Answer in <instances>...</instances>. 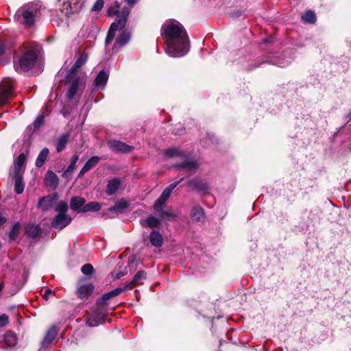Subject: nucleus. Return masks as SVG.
Wrapping results in <instances>:
<instances>
[{
	"instance_id": "nucleus-1",
	"label": "nucleus",
	"mask_w": 351,
	"mask_h": 351,
	"mask_svg": "<svg viewBox=\"0 0 351 351\" xmlns=\"http://www.w3.org/2000/svg\"><path fill=\"white\" fill-rule=\"evenodd\" d=\"M165 52L171 57H181L189 51V39L186 29L178 21L170 19L161 27Z\"/></svg>"
},
{
	"instance_id": "nucleus-2",
	"label": "nucleus",
	"mask_w": 351,
	"mask_h": 351,
	"mask_svg": "<svg viewBox=\"0 0 351 351\" xmlns=\"http://www.w3.org/2000/svg\"><path fill=\"white\" fill-rule=\"evenodd\" d=\"M120 5L118 2H115L114 6L110 7L107 10V15L112 16L117 14L115 22L112 23L106 38V45L110 44L114 38L116 32L118 29H123L126 24L127 17L130 14V9L123 8L121 12H119Z\"/></svg>"
},
{
	"instance_id": "nucleus-3",
	"label": "nucleus",
	"mask_w": 351,
	"mask_h": 351,
	"mask_svg": "<svg viewBox=\"0 0 351 351\" xmlns=\"http://www.w3.org/2000/svg\"><path fill=\"white\" fill-rule=\"evenodd\" d=\"M40 5L38 3H30L19 9L15 18L19 23L25 27H31L34 24L35 19L40 14Z\"/></svg>"
},
{
	"instance_id": "nucleus-4",
	"label": "nucleus",
	"mask_w": 351,
	"mask_h": 351,
	"mask_svg": "<svg viewBox=\"0 0 351 351\" xmlns=\"http://www.w3.org/2000/svg\"><path fill=\"white\" fill-rule=\"evenodd\" d=\"M165 155L169 158H180L182 162L175 165V167L182 168L190 173H193L197 169L198 165L195 160L189 158L184 153L177 149H167L165 152Z\"/></svg>"
},
{
	"instance_id": "nucleus-5",
	"label": "nucleus",
	"mask_w": 351,
	"mask_h": 351,
	"mask_svg": "<svg viewBox=\"0 0 351 351\" xmlns=\"http://www.w3.org/2000/svg\"><path fill=\"white\" fill-rule=\"evenodd\" d=\"M58 213L51 221V226L55 229L61 230L67 226L71 221V217L66 214L68 204L66 202L60 201L56 207Z\"/></svg>"
},
{
	"instance_id": "nucleus-6",
	"label": "nucleus",
	"mask_w": 351,
	"mask_h": 351,
	"mask_svg": "<svg viewBox=\"0 0 351 351\" xmlns=\"http://www.w3.org/2000/svg\"><path fill=\"white\" fill-rule=\"evenodd\" d=\"M36 59L37 56L35 52L32 51H27L23 54L19 61V64L15 65V69L16 71H29L34 67Z\"/></svg>"
},
{
	"instance_id": "nucleus-7",
	"label": "nucleus",
	"mask_w": 351,
	"mask_h": 351,
	"mask_svg": "<svg viewBox=\"0 0 351 351\" xmlns=\"http://www.w3.org/2000/svg\"><path fill=\"white\" fill-rule=\"evenodd\" d=\"M13 95L12 84L10 80H5L0 84V106L7 104Z\"/></svg>"
},
{
	"instance_id": "nucleus-8",
	"label": "nucleus",
	"mask_w": 351,
	"mask_h": 351,
	"mask_svg": "<svg viewBox=\"0 0 351 351\" xmlns=\"http://www.w3.org/2000/svg\"><path fill=\"white\" fill-rule=\"evenodd\" d=\"M66 80L68 83L70 84L68 87L66 97L69 99H72L77 94L80 86L82 84V80L79 77H76L75 75H73V78H70L69 77V74L67 75Z\"/></svg>"
},
{
	"instance_id": "nucleus-9",
	"label": "nucleus",
	"mask_w": 351,
	"mask_h": 351,
	"mask_svg": "<svg viewBox=\"0 0 351 351\" xmlns=\"http://www.w3.org/2000/svg\"><path fill=\"white\" fill-rule=\"evenodd\" d=\"M82 4V0H63L64 10L67 15L79 12Z\"/></svg>"
},
{
	"instance_id": "nucleus-10",
	"label": "nucleus",
	"mask_w": 351,
	"mask_h": 351,
	"mask_svg": "<svg viewBox=\"0 0 351 351\" xmlns=\"http://www.w3.org/2000/svg\"><path fill=\"white\" fill-rule=\"evenodd\" d=\"M108 146L114 153H129L133 150V147L116 140L109 141Z\"/></svg>"
},
{
	"instance_id": "nucleus-11",
	"label": "nucleus",
	"mask_w": 351,
	"mask_h": 351,
	"mask_svg": "<svg viewBox=\"0 0 351 351\" xmlns=\"http://www.w3.org/2000/svg\"><path fill=\"white\" fill-rule=\"evenodd\" d=\"M58 198V196L57 193L53 195H47L41 197L38 201V208L44 211L47 210L53 206L54 202H56Z\"/></svg>"
},
{
	"instance_id": "nucleus-12",
	"label": "nucleus",
	"mask_w": 351,
	"mask_h": 351,
	"mask_svg": "<svg viewBox=\"0 0 351 351\" xmlns=\"http://www.w3.org/2000/svg\"><path fill=\"white\" fill-rule=\"evenodd\" d=\"M94 287L91 283L79 284L76 294L82 300H86L93 293Z\"/></svg>"
},
{
	"instance_id": "nucleus-13",
	"label": "nucleus",
	"mask_w": 351,
	"mask_h": 351,
	"mask_svg": "<svg viewBox=\"0 0 351 351\" xmlns=\"http://www.w3.org/2000/svg\"><path fill=\"white\" fill-rule=\"evenodd\" d=\"M88 55L86 52H83L76 60L72 68L69 71V77L73 78L75 75L77 71L86 62Z\"/></svg>"
},
{
	"instance_id": "nucleus-14",
	"label": "nucleus",
	"mask_w": 351,
	"mask_h": 351,
	"mask_svg": "<svg viewBox=\"0 0 351 351\" xmlns=\"http://www.w3.org/2000/svg\"><path fill=\"white\" fill-rule=\"evenodd\" d=\"M123 289L121 288H117L111 291L104 293L100 298L97 300V306L99 308H101L107 304V302L119 295L122 292Z\"/></svg>"
},
{
	"instance_id": "nucleus-15",
	"label": "nucleus",
	"mask_w": 351,
	"mask_h": 351,
	"mask_svg": "<svg viewBox=\"0 0 351 351\" xmlns=\"http://www.w3.org/2000/svg\"><path fill=\"white\" fill-rule=\"evenodd\" d=\"M99 308H100L98 307L97 311L90 315L87 318L86 324L89 326L94 327L101 324L105 315L104 313L100 311Z\"/></svg>"
},
{
	"instance_id": "nucleus-16",
	"label": "nucleus",
	"mask_w": 351,
	"mask_h": 351,
	"mask_svg": "<svg viewBox=\"0 0 351 351\" xmlns=\"http://www.w3.org/2000/svg\"><path fill=\"white\" fill-rule=\"evenodd\" d=\"M187 186L199 192L206 191L208 188L205 181L199 179L189 180L187 182Z\"/></svg>"
},
{
	"instance_id": "nucleus-17",
	"label": "nucleus",
	"mask_w": 351,
	"mask_h": 351,
	"mask_svg": "<svg viewBox=\"0 0 351 351\" xmlns=\"http://www.w3.org/2000/svg\"><path fill=\"white\" fill-rule=\"evenodd\" d=\"M57 334H58L57 327L56 326H52L51 327H50L49 328V330H47V332L42 341L43 346H44V347L49 346L52 343L53 339L56 337Z\"/></svg>"
},
{
	"instance_id": "nucleus-18",
	"label": "nucleus",
	"mask_w": 351,
	"mask_h": 351,
	"mask_svg": "<svg viewBox=\"0 0 351 351\" xmlns=\"http://www.w3.org/2000/svg\"><path fill=\"white\" fill-rule=\"evenodd\" d=\"M122 181L119 178H114L110 180L107 184L106 192L108 195L115 194L119 189Z\"/></svg>"
},
{
	"instance_id": "nucleus-19",
	"label": "nucleus",
	"mask_w": 351,
	"mask_h": 351,
	"mask_svg": "<svg viewBox=\"0 0 351 351\" xmlns=\"http://www.w3.org/2000/svg\"><path fill=\"white\" fill-rule=\"evenodd\" d=\"M131 34L127 31H123L121 34L116 39L114 45L113 49H118L119 48L126 45L130 40Z\"/></svg>"
},
{
	"instance_id": "nucleus-20",
	"label": "nucleus",
	"mask_w": 351,
	"mask_h": 351,
	"mask_svg": "<svg viewBox=\"0 0 351 351\" xmlns=\"http://www.w3.org/2000/svg\"><path fill=\"white\" fill-rule=\"evenodd\" d=\"M85 202L86 200L83 197H73L71 199L70 207L77 213H82L81 209L85 206Z\"/></svg>"
},
{
	"instance_id": "nucleus-21",
	"label": "nucleus",
	"mask_w": 351,
	"mask_h": 351,
	"mask_svg": "<svg viewBox=\"0 0 351 351\" xmlns=\"http://www.w3.org/2000/svg\"><path fill=\"white\" fill-rule=\"evenodd\" d=\"M149 241L152 245L160 247L163 244L162 235L158 231H152L149 234Z\"/></svg>"
},
{
	"instance_id": "nucleus-22",
	"label": "nucleus",
	"mask_w": 351,
	"mask_h": 351,
	"mask_svg": "<svg viewBox=\"0 0 351 351\" xmlns=\"http://www.w3.org/2000/svg\"><path fill=\"white\" fill-rule=\"evenodd\" d=\"M191 217L194 221L203 222L205 219L204 210L199 206L193 207L191 210Z\"/></svg>"
},
{
	"instance_id": "nucleus-23",
	"label": "nucleus",
	"mask_w": 351,
	"mask_h": 351,
	"mask_svg": "<svg viewBox=\"0 0 351 351\" xmlns=\"http://www.w3.org/2000/svg\"><path fill=\"white\" fill-rule=\"evenodd\" d=\"M99 161V158L98 156H93L90 158L84 165L82 169H81L79 177L90 170L93 168Z\"/></svg>"
},
{
	"instance_id": "nucleus-24",
	"label": "nucleus",
	"mask_w": 351,
	"mask_h": 351,
	"mask_svg": "<svg viewBox=\"0 0 351 351\" xmlns=\"http://www.w3.org/2000/svg\"><path fill=\"white\" fill-rule=\"evenodd\" d=\"M70 136L69 133H65L61 135L56 142V147L58 152H62L66 147Z\"/></svg>"
},
{
	"instance_id": "nucleus-25",
	"label": "nucleus",
	"mask_w": 351,
	"mask_h": 351,
	"mask_svg": "<svg viewBox=\"0 0 351 351\" xmlns=\"http://www.w3.org/2000/svg\"><path fill=\"white\" fill-rule=\"evenodd\" d=\"M25 162H26V156L23 153H22L19 156V157L16 160V162L14 165L15 175H21V174L23 168L25 165Z\"/></svg>"
},
{
	"instance_id": "nucleus-26",
	"label": "nucleus",
	"mask_w": 351,
	"mask_h": 351,
	"mask_svg": "<svg viewBox=\"0 0 351 351\" xmlns=\"http://www.w3.org/2000/svg\"><path fill=\"white\" fill-rule=\"evenodd\" d=\"M146 278V274L143 271H138L133 278L131 282H130L126 288L128 289H132L137 285H139L142 282V280Z\"/></svg>"
},
{
	"instance_id": "nucleus-27",
	"label": "nucleus",
	"mask_w": 351,
	"mask_h": 351,
	"mask_svg": "<svg viewBox=\"0 0 351 351\" xmlns=\"http://www.w3.org/2000/svg\"><path fill=\"white\" fill-rule=\"evenodd\" d=\"M108 80V75L104 71H101L95 79V86L97 87H104Z\"/></svg>"
},
{
	"instance_id": "nucleus-28",
	"label": "nucleus",
	"mask_w": 351,
	"mask_h": 351,
	"mask_svg": "<svg viewBox=\"0 0 351 351\" xmlns=\"http://www.w3.org/2000/svg\"><path fill=\"white\" fill-rule=\"evenodd\" d=\"M3 341L6 346L13 347L16 345L18 339L14 332H8L4 335Z\"/></svg>"
},
{
	"instance_id": "nucleus-29",
	"label": "nucleus",
	"mask_w": 351,
	"mask_h": 351,
	"mask_svg": "<svg viewBox=\"0 0 351 351\" xmlns=\"http://www.w3.org/2000/svg\"><path fill=\"white\" fill-rule=\"evenodd\" d=\"M141 223L143 226H147L149 228H158L160 225V221L153 216H149L145 220H142Z\"/></svg>"
},
{
	"instance_id": "nucleus-30",
	"label": "nucleus",
	"mask_w": 351,
	"mask_h": 351,
	"mask_svg": "<svg viewBox=\"0 0 351 351\" xmlns=\"http://www.w3.org/2000/svg\"><path fill=\"white\" fill-rule=\"evenodd\" d=\"M78 160L79 156L77 155H75L72 157L70 165L62 173V177H64V178H68L71 176L73 170L75 169L76 163L78 161Z\"/></svg>"
},
{
	"instance_id": "nucleus-31",
	"label": "nucleus",
	"mask_w": 351,
	"mask_h": 351,
	"mask_svg": "<svg viewBox=\"0 0 351 351\" xmlns=\"http://www.w3.org/2000/svg\"><path fill=\"white\" fill-rule=\"evenodd\" d=\"M49 149H47V148H44L41 150V152L39 153V154L36 158V167H40L44 165V163L49 155Z\"/></svg>"
},
{
	"instance_id": "nucleus-32",
	"label": "nucleus",
	"mask_w": 351,
	"mask_h": 351,
	"mask_svg": "<svg viewBox=\"0 0 351 351\" xmlns=\"http://www.w3.org/2000/svg\"><path fill=\"white\" fill-rule=\"evenodd\" d=\"M101 209V204L96 202H91L85 206L81 209L82 213H86L89 211H98Z\"/></svg>"
},
{
	"instance_id": "nucleus-33",
	"label": "nucleus",
	"mask_w": 351,
	"mask_h": 351,
	"mask_svg": "<svg viewBox=\"0 0 351 351\" xmlns=\"http://www.w3.org/2000/svg\"><path fill=\"white\" fill-rule=\"evenodd\" d=\"M25 232L28 237L35 238L39 235L40 228L37 225L31 224L26 227Z\"/></svg>"
},
{
	"instance_id": "nucleus-34",
	"label": "nucleus",
	"mask_w": 351,
	"mask_h": 351,
	"mask_svg": "<svg viewBox=\"0 0 351 351\" xmlns=\"http://www.w3.org/2000/svg\"><path fill=\"white\" fill-rule=\"evenodd\" d=\"M46 182L50 186H56L58 184L57 176L52 171H47L45 176Z\"/></svg>"
},
{
	"instance_id": "nucleus-35",
	"label": "nucleus",
	"mask_w": 351,
	"mask_h": 351,
	"mask_svg": "<svg viewBox=\"0 0 351 351\" xmlns=\"http://www.w3.org/2000/svg\"><path fill=\"white\" fill-rule=\"evenodd\" d=\"M128 203L124 200V199H121L119 201H118L114 206L110 208L109 209V210L110 212H121L123 209L128 208Z\"/></svg>"
},
{
	"instance_id": "nucleus-36",
	"label": "nucleus",
	"mask_w": 351,
	"mask_h": 351,
	"mask_svg": "<svg viewBox=\"0 0 351 351\" xmlns=\"http://www.w3.org/2000/svg\"><path fill=\"white\" fill-rule=\"evenodd\" d=\"M20 230H21L20 223L19 222L15 223L13 225L12 230L9 232V238H10V242L14 241L19 236Z\"/></svg>"
},
{
	"instance_id": "nucleus-37",
	"label": "nucleus",
	"mask_w": 351,
	"mask_h": 351,
	"mask_svg": "<svg viewBox=\"0 0 351 351\" xmlns=\"http://www.w3.org/2000/svg\"><path fill=\"white\" fill-rule=\"evenodd\" d=\"M15 192L17 194H21L24 190V183L22 181L21 175H15Z\"/></svg>"
},
{
	"instance_id": "nucleus-38",
	"label": "nucleus",
	"mask_w": 351,
	"mask_h": 351,
	"mask_svg": "<svg viewBox=\"0 0 351 351\" xmlns=\"http://www.w3.org/2000/svg\"><path fill=\"white\" fill-rule=\"evenodd\" d=\"M302 19L303 21L308 23H313L316 21V16L315 14L309 10L306 12L302 16Z\"/></svg>"
},
{
	"instance_id": "nucleus-39",
	"label": "nucleus",
	"mask_w": 351,
	"mask_h": 351,
	"mask_svg": "<svg viewBox=\"0 0 351 351\" xmlns=\"http://www.w3.org/2000/svg\"><path fill=\"white\" fill-rule=\"evenodd\" d=\"M11 49V45L8 42L0 40V56L9 51Z\"/></svg>"
},
{
	"instance_id": "nucleus-40",
	"label": "nucleus",
	"mask_w": 351,
	"mask_h": 351,
	"mask_svg": "<svg viewBox=\"0 0 351 351\" xmlns=\"http://www.w3.org/2000/svg\"><path fill=\"white\" fill-rule=\"evenodd\" d=\"M93 267L91 264H85L82 266L81 271L86 276H90L93 271Z\"/></svg>"
},
{
	"instance_id": "nucleus-41",
	"label": "nucleus",
	"mask_w": 351,
	"mask_h": 351,
	"mask_svg": "<svg viewBox=\"0 0 351 351\" xmlns=\"http://www.w3.org/2000/svg\"><path fill=\"white\" fill-rule=\"evenodd\" d=\"M171 191L170 189H167V187L163 190L160 198H161L164 201H167L171 194Z\"/></svg>"
},
{
	"instance_id": "nucleus-42",
	"label": "nucleus",
	"mask_w": 351,
	"mask_h": 351,
	"mask_svg": "<svg viewBox=\"0 0 351 351\" xmlns=\"http://www.w3.org/2000/svg\"><path fill=\"white\" fill-rule=\"evenodd\" d=\"M165 202V201L159 197L154 205V209L157 211L162 210Z\"/></svg>"
},
{
	"instance_id": "nucleus-43",
	"label": "nucleus",
	"mask_w": 351,
	"mask_h": 351,
	"mask_svg": "<svg viewBox=\"0 0 351 351\" xmlns=\"http://www.w3.org/2000/svg\"><path fill=\"white\" fill-rule=\"evenodd\" d=\"M104 6V1L103 0H97L95 4L92 8L93 11H100Z\"/></svg>"
},
{
	"instance_id": "nucleus-44",
	"label": "nucleus",
	"mask_w": 351,
	"mask_h": 351,
	"mask_svg": "<svg viewBox=\"0 0 351 351\" xmlns=\"http://www.w3.org/2000/svg\"><path fill=\"white\" fill-rule=\"evenodd\" d=\"M9 322V317L6 314L0 315V327L6 326Z\"/></svg>"
},
{
	"instance_id": "nucleus-45",
	"label": "nucleus",
	"mask_w": 351,
	"mask_h": 351,
	"mask_svg": "<svg viewBox=\"0 0 351 351\" xmlns=\"http://www.w3.org/2000/svg\"><path fill=\"white\" fill-rule=\"evenodd\" d=\"M43 123V117L39 116L36 118V119L34 122V125L35 128H38L40 125H42Z\"/></svg>"
},
{
	"instance_id": "nucleus-46",
	"label": "nucleus",
	"mask_w": 351,
	"mask_h": 351,
	"mask_svg": "<svg viewBox=\"0 0 351 351\" xmlns=\"http://www.w3.org/2000/svg\"><path fill=\"white\" fill-rule=\"evenodd\" d=\"M183 180V178H181L178 182H175L173 183H171L169 186H168L167 188V189H171V191L172 192V191L178 186V184L182 181Z\"/></svg>"
},
{
	"instance_id": "nucleus-47",
	"label": "nucleus",
	"mask_w": 351,
	"mask_h": 351,
	"mask_svg": "<svg viewBox=\"0 0 351 351\" xmlns=\"http://www.w3.org/2000/svg\"><path fill=\"white\" fill-rule=\"evenodd\" d=\"M50 294H51V295H53V291H51V290H50V289H47V290H45V294H44V295H43L44 298H45V300H48V298H49V295H50Z\"/></svg>"
},
{
	"instance_id": "nucleus-48",
	"label": "nucleus",
	"mask_w": 351,
	"mask_h": 351,
	"mask_svg": "<svg viewBox=\"0 0 351 351\" xmlns=\"http://www.w3.org/2000/svg\"><path fill=\"white\" fill-rule=\"evenodd\" d=\"M126 1L130 5H132L135 4L138 0H126Z\"/></svg>"
},
{
	"instance_id": "nucleus-49",
	"label": "nucleus",
	"mask_w": 351,
	"mask_h": 351,
	"mask_svg": "<svg viewBox=\"0 0 351 351\" xmlns=\"http://www.w3.org/2000/svg\"><path fill=\"white\" fill-rule=\"evenodd\" d=\"M5 222V219L0 215V226L3 225Z\"/></svg>"
},
{
	"instance_id": "nucleus-50",
	"label": "nucleus",
	"mask_w": 351,
	"mask_h": 351,
	"mask_svg": "<svg viewBox=\"0 0 351 351\" xmlns=\"http://www.w3.org/2000/svg\"><path fill=\"white\" fill-rule=\"evenodd\" d=\"M123 274H117V278H119L120 277H121Z\"/></svg>"
},
{
	"instance_id": "nucleus-51",
	"label": "nucleus",
	"mask_w": 351,
	"mask_h": 351,
	"mask_svg": "<svg viewBox=\"0 0 351 351\" xmlns=\"http://www.w3.org/2000/svg\"><path fill=\"white\" fill-rule=\"evenodd\" d=\"M3 284H0V293L1 292L2 289H3Z\"/></svg>"
},
{
	"instance_id": "nucleus-52",
	"label": "nucleus",
	"mask_w": 351,
	"mask_h": 351,
	"mask_svg": "<svg viewBox=\"0 0 351 351\" xmlns=\"http://www.w3.org/2000/svg\"><path fill=\"white\" fill-rule=\"evenodd\" d=\"M163 215H167V216H169V214H167V213H163Z\"/></svg>"
}]
</instances>
